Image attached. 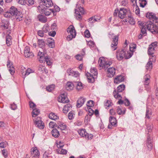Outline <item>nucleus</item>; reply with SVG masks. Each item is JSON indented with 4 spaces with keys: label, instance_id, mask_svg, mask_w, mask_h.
Listing matches in <instances>:
<instances>
[{
    "label": "nucleus",
    "instance_id": "nucleus-54",
    "mask_svg": "<svg viewBox=\"0 0 158 158\" xmlns=\"http://www.w3.org/2000/svg\"><path fill=\"white\" fill-rule=\"evenodd\" d=\"M74 71L72 69H68L67 70V73L69 76H72Z\"/></svg>",
    "mask_w": 158,
    "mask_h": 158
},
{
    "label": "nucleus",
    "instance_id": "nucleus-6",
    "mask_svg": "<svg viewBox=\"0 0 158 158\" xmlns=\"http://www.w3.org/2000/svg\"><path fill=\"white\" fill-rule=\"evenodd\" d=\"M38 8L41 14H45L47 16L49 15L52 13L53 15L55 13V11L53 10L45 7L42 5H40L38 6Z\"/></svg>",
    "mask_w": 158,
    "mask_h": 158
},
{
    "label": "nucleus",
    "instance_id": "nucleus-53",
    "mask_svg": "<svg viewBox=\"0 0 158 158\" xmlns=\"http://www.w3.org/2000/svg\"><path fill=\"white\" fill-rule=\"evenodd\" d=\"M7 144V143L6 142H2L0 143V147L2 148H5Z\"/></svg>",
    "mask_w": 158,
    "mask_h": 158
},
{
    "label": "nucleus",
    "instance_id": "nucleus-31",
    "mask_svg": "<svg viewBox=\"0 0 158 158\" xmlns=\"http://www.w3.org/2000/svg\"><path fill=\"white\" fill-rule=\"evenodd\" d=\"M48 117L50 119L54 120H57L59 118L57 115L55 114V113L52 112L49 114Z\"/></svg>",
    "mask_w": 158,
    "mask_h": 158
},
{
    "label": "nucleus",
    "instance_id": "nucleus-4",
    "mask_svg": "<svg viewBox=\"0 0 158 158\" xmlns=\"http://www.w3.org/2000/svg\"><path fill=\"white\" fill-rule=\"evenodd\" d=\"M97 74L98 72L96 69L94 68H91L90 73L87 72L86 74L88 82L93 83L95 81V79L97 77Z\"/></svg>",
    "mask_w": 158,
    "mask_h": 158
},
{
    "label": "nucleus",
    "instance_id": "nucleus-15",
    "mask_svg": "<svg viewBox=\"0 0 158 158\" xmlns=\"http://www.w3.org/2000/svg\"><path fill=\"white\" fill-rule=\"evenodd\" d=\"M6 65L10 74L12 75H13L15 73V69L13 67L12 62L9 60H8L7 62Z\"/></svg>",
    "mask_w": 158,
    "mask_h": 158
},
{
    "label": "nucleus",
    "instance_id": "nucleus-52",
    "mask_svg": "<svg viewBox=\"0 0 158 158\" xmlns=\"http://www.w3.org/2000/svg\"><path fill=\"white\" fill-rule=\"evenodd\" d=\"M87 106L89 107L93 106H94V102L92 100L88 101L87 102Z\"/></svg>",
    "mask_w": 158,
    "mask_h": 158
},
{
    "label": "nucleus",
    "instance_id": "nucleus-30",
    "mask_svg": "<svg viewBox=\"0 0 158 158\" xmlns=\"http://www.w3.org/2000/svg\"><path fill=\"white\" fill-rule=\"evenodd\" d=\"M9 22L7 20H3L1 25L2 27H3L4 29H7L9 27Z\"/></svg>",
    "mask_w": 158,
    "mask_h": 158
},
{
    "label": "nucleus",
    "instance_id": "nucleus-41",
    "mask_svg": "<svg viewBox=\"0 0 158 158\" xmlns=\"http://www.w3.org/2000/svg\"><path fill=\"white\" fill-rule=\"evenodd\" d=\"M119 92H118L117 93L116 91L115 90L114 91L113 95L115 98L119 99L122 98V97L121 95L119 94Z\"/></svg>",
    "mask_w": 158,
    "mask_h": 158
},
{
    "label": "nucleus",
    "instance_id": "nucleus-12",
    "mask_svg": "<svg viewBox=\"0 0 158 158\" xmlns=\"http://www.w3.org/2000/svg\"><path fill=\"white\" fill-rule=\"evenodd\" d=\"M156 60V57L155 55H153L152 57H149V61L146 66V69L147 70H151L152 68V63L154 62Z\"/></svg>",
    "mask_w": 158,
    "mask_h": 158
},
{
    "label": "nucleus",
    "instance_id": "nucleus-22",
    "mask_svg": "<svg viewBox=\"0 0 158 158\" xmlns=\"http://www.w3.org/2000/svg\"><path fill=\"white\" fill-rule=\"evenodd\" d=\"M85 101V98L83 97L80 98L77 101V107L78 108L81 107L84 104Z\"/></svg>",
    "mask_w": 158,
    "mask_h": 158
},
{
    "label": "nucleus",
    "instance_id": "nucleus-27",
    "mask_svg": "<svg viewBox=\"0 0 158 158\" xmlns=\"http://www.w3.org/2000/svg\"><path fill=\"white\" fill-rule=\"evenodd\" d=\"M22 74L23 75V77L24 78L26 76L29 75L30 73L33 72V71L30 68H28L26 71H22Z\"/></svg>",
    "mask_w": 158,
    "mask_h": 158
},
{
    "label": "nucleus",
    "instance_id": "nucleus-38",
    "mask_svg": "<svg viewBox=\"0 0 158 158\" xmlns=\"http://www.w3.org/2000/svg\"><path fill=\"white\" fill-rule=\"evenodd\" d=\"M40 111L39 109H34L33 110L32 112V115L33 117L36 116L40 113Z\"/></svg>",
    "mask_w": 158,
    "mask_h": 158
},
{
    "label": "nucleus",
    "instance_id": "nucleus-63",
    "mask_svg": "<svg viewBox=\"0 0 158 158\" xmlns=\"http://www.w3.org/2000/svg\"><path fill=\"white\" fill-rule=\"evenodd\" d=\"M135 12L136 15H139L140 14V10L138 6H136V7Z\"/></svg>",
    "mask_w": 158,
    "mask_h": 158
},
{
    "label": "nucleus",
    "instance_id": "nucleus-24",
    "mask_svg": "<svg viewBox=\"0 0 158 158\" xmlns=\"http://www.w3.org/2000/svg\"><path fill=\"white\" fill-rule=\"evenodd\" d=\"M150 77L148 74L145 75L143 77L144 79V84L146 85H148L150 82Z\"/></svg>",
    "mask_w": 158,
    "mask_h": 158
},
{
    "label": "nucleus",
    "instance_id": "nucleus-56",
    "mask_svg": "<svg viewBox=\"0 0 158 158\" xmlns=\"http://www.w3.org/2000/svg\"><path fill=\"white\" fill-rule=\"evenodd\" d=\"M85 35L86 37L89 38L90 36V33L88 30H86L85 32Z\"/></svg>",
    "mask_w": 158,
    "mask_h": 158
},
{
    "label": "nucleus",
    "instance_id": "nucleus-16",
    "mask_svg": "<svg viewBox=\"0 0 158 158\" xmlns=\"http://www.w3.org/2000/svg\"><path fill=\"white\" fill-rule=\"evenodd\" d=\"M31 154L32 158H39L40 152L37 148H32L31 149Z\"/></svg>",
    "mask_w": 158,
    "mask_h": 158
},
{
    "label": "nucleus",
    "instance_id": "nucleus-3",
    "mask_svg": "<svg viewBox=\"0 0 158 158\" xmlns=\"http://www.w3.org/2000/svg\"><path fill=\"white\" fill-rule=\"evenodd\" d=\"M37 56L38 59L40 62H46L48 65L51 64L50 57L47 56L46 53L39 51L38 52Z\"/></svg>",
    "mask_w": 158,
    "mask_h": 158
},
{
    "label": "nucleus",
    "instance_id": "nucleus-57",
    "mask_svg": "<svg viewBox=\"0 0 158 158\" xmlns=\"http://www.w3.org/2000/svg\"><path fill=\"white\" fill-rule=\"evenodd\" d=\"M88 45L90 47H94L95 46V44L92 41H89L88 43Z\"/></svg>",
    "mask_w": 158,
    "mask_h": 158
},
{
    "label": "nucleus",
    "instance_id": "nucleus-9",
    "mask_svg": "<svg viewBox=\"0 0 158 158\" xmlns=\"http://www.w3.org/2000/svg\"><path fill=\"white\" fill-rule=\"evenodd\" d=\"M67 31L69 34L67 37V40L69 41L73 38L75 37L76 35V32L74 27L72 26H70L67 29Z\"/></svg>",
    "mask_w": 158,
    "mask_h": 158
},
{
    "label": "nucleus",
    "instance_id": "nucleus-33",
    "mask_svg": "<svg viewBox=\"0 0 158 158\" xmlns=\"http://www.w3.org/2000/svg\"><path fill=\"white\" fill-rule=\"evenodd\" d=\"M148 143L147 145L149 150H151L152 148V143L151 139L150 137H148Z\"/></svg>",
    "mask_w": 158,
    "mask_h": 158
},
{
    "label": "nucleus",
    "instance_id": "nucleus-62",
    "mask_svg": "<svg viewBox=\"0 0 158 158\" xmlns=\"http://www.w3.org/2000/svg\"><path fill=\"white\" fill-rule=\"evenodd\" d=\"M29 105L30 107L32 108H33L36 107V105L33 102H29Z\"/></svg>",
    "mask_w": 158,
    "mask_h": 158
},
{
    "label": "nucleus",
    "instance_id": "nucleus-2",
    "mask_svg": "<svg viewBox=\"0 0 158 158\" xmlns=\"http://www.w3.org/2000/svg\"><path fill=\"white\" fill-rule=\"evenodd\" d=\"M9 10L12 15L15 17L17 21H20L23 19V15L22 13L17 10L14 6H11Z\"/></svg>",
    "mask_w": 158,
    "mask_h": 158
},
{
    "label": "nucleus",
    "instance_id": "nucleus-28",
    "mask_svg": "<svg viewBox=\"0 0 158 158\" xmlns=\"http://www.w3.org/2000/svg\"><path fill=\"white\" fill-rule=\"evenodd\" d=\"M71 105L69 104L66 105L63 108V112L64 113H67L69 111L71 110Z\"/></svg>",
    "mask_w": 158,
    "mask_h": 158
},
{
    "label": "nucleus",
    "instance_id": "nucleus-18",
    "mask_svg": "<svg viewBox=\"0 0 158 158\" xmlns=\"http://www.w3.org/2000/svg\"><path fill=\"white\" fill-rule=\"evenodd\" d=\"M118 35H114V38H113V42L111 45L112 48H114V50H116L117 48V46L118 44Z\"/></svg>",
    "mask_w": 158,
    "mask_h": 158
},
{
    "label": "nucleus",
    "instance_id": "nucleus-32",
    "mask_svg": "<svg viewBox=\"0 0 158 158\" xmlns=\"http://www.w3.org/2000/svg\"><path fill=\"white\" fill-rule=\"evenodd\" d=\"M74 86H76L77 89L80 90L83 88L82 84L81 82H75L74 83Z\"/></svg>",
    "mask_w": 158,
    "mask_h": 158
},
{
    "label": "nucleus",
    "instance_id": "nucleus-36",
    "mask_svg": "<svg viewBox=\"0 0 158 158\" xmlns=\"http://www.w3.org/2000/svg\"><path fill=\"white\" fill-rule=\"evenodd\" d=\"M43 158H52V154L48 151H46L44 154Z\"/></svg>",
    "mask_w": 158,
    "mask_h": 158
},
{
    "label": "nucleus",
    "instance_id": "nucleus-14",
    "mask_svg": "<svg viewBox=\"0 0 158 158\" xmlns=\"http://www.w3.org/2000/svg\"><path fill=\"white\" fill-rule=\"evenodd\" d=\"M58 101L59 102L63 103H67L69 102V100L67 97L66 93L61 94L58 97Z\"/></svg>",
    "mask_w": 158,
    "mask_h": 158
},
{
    "label": "nucleus",
    "instance_id": "nucleus-37",
    "mask_svg": "<svg viewBox=\"0 0 158 158\" xmlns=\"http://www.w3.org/2000/svg\"><path fill=\"white\" fill-rule=\"evenodd\" d=\"M56 127L57 128L60 129L61 130H64L66 128V126L65 125H63L61 123H60L58 125H56Z\"/></svg>",
    "mask_w": 158,
    "mask_h": 158
},
{
    "label": "nucleus",
    "instance_id": "nucleus-25",
    "mask_svg": "<svg viewBox=\"0 0 158 158\" xmlns=\"http://www.w3.org/2000/svg\"><path fill=\"white\" fill-rule=\"evenodd\" d=\"M74 83L73 84L71 82H68L65 86V88L68 91L72 90L74 86Z\"/></svg>",
    "mask_w": 158,
    "mask_h": 158
},
{
    "label": "nucleus",
    "instance_id": "nucleus-51",
    "mask_svg": "<svg viewBox=\"0 0 158 158\" xmlns=\"http://www.w3.org/2000/svg\"><path fill=\"white\" fill-rule=\"evenodd\" d=\"M128 4V0H123L121 2V5L123 6H126Z\"/></svg>",
    "mask_w": 158,
    "mask_h": 158
},
{
    "label": "nucleus",
    "instance_id": "nucleus-10",
    "mask_svg": "<svg viewBox=\"0 0 158 158\" xmlns=\"http://www.w3.org/2000/svg\"><path fill=\"white\" fill-rule=\"evenodd\" d=\"M78 132L81 136L88 139H91L93 138V135L91 134H88L84 129H80Z\"/></svg>",
    "mask_w": 158,
    "mask_h": 158
},
{
    "label": "nucleus",
    "instance_id": "nucleus-61",
    "mask_svg": "<svg viewBox=\"0 0 158 158\" xmlns=\"http://www.w3.org/2000/svg\"><path fill=\"white\" fill-rule=\"evenodd\" d=\"M94 113V111L91 108H89V116H91L93 115Z\"/></svg>",
    "mask_w": 158,
    "mask_h": 158
},
{
    "label": "nucleus",
    "instance_id": "nucleus-46",
    "mask_svg": "<svg viewBox=\"0 0 158 158\" xmlns=\"http://www.w3.org/2000/svg\"><path fill=\"white\" fill-rule=\"evenodd\" d=\"M58 153L60 154H64L66 153L67 151L66 150L62 148H59L57 150Z\"/></svg>",
    "mask_w": 158,
    "mask_h": 158
},
{
    "label": "nucleus",
    "instance_id": "nucleus-17",
    "mask_svg": "<svg viewBox=\"0 0 158 158\" xmlns=\"http://www.w3.org/2000/svg\"><path fill=\"white\" fill-rule=\"evenodd\" d=\"M35 123L36 127L40 129H43L44 127V123H43L40 117H37L35 120Z\"/></svg>",
    "mask_w": 158,
    "mask_h": 158
},
{
    "label": "nucleus",
    "instance_id": "nucleus-13",
    "mask_svg": "<svg viewBox=\"0 0 158 158\" xmlns=\"http://www.w3.org/2000/svg\"><path fill=\"white\" fill-rule=\"evenodd\" d=\"M126 51L124 49L119 50L117 52L116 57L118 60H121L125 57Z\"/></svg>",
    "mask_w": 158,
    "mask_h": 158
},
{
    "label": "nucleus",
    "instance_id": "nucleus-23",
    "mask_svg": "<svg viewBox=\"0 0 158 158\" xmlns=\"http://www.w3.org/2000/svg\"><path fill=\"white\" fill-rule=\"evenodd\" d=\"M124 78L123 76L119 75L116 77L114 79V82L116 84L119 83L124 80Z\"/></svg>",
    "mask_w": 158,
    "mask_h": 158
},
{
    "label": "nucleus",
    "instance_id": "nucleus-20",
    "mask_svg": "<svg viewBox=\"0 0 158 158\" xmlns=\"http://www.w3.org/2000/svg\"><path fill=\"white\" fill-rule=\"evenodd\" d=\"M42 2L43 6H45L46 7H50L53 5V3L51 0H40Z\"/></svg>",
    "mask_w": 158,
    "mask_h": 158
},
{
    "label": "nucleus",
    "instance_id": "nucleus-7",
    "mask_svg": "<svg viewBox=\"0 0 158 158\" xmlns=\"http://www.w3.org/2000/svg\"><path fill=\"white\" fill-rule=\"evenodd\" d=\"M112 64V61H108L103 57H100L98 60L99 66L104 69L107 68Z\"/></svg>",
    "mask_w": 158,
    "mask_h": 158
},
{
    "label": "nucleus",
    "instance_id": "nucleus-44",
    "mask_svg": "<svg viewBox=\"0 0 158 158\" xmlns=\"http://www.w3.org/2000/svg\"><path fill=\"white\" fill-rule=\"evenodd\" d=\"M75 114L73 111L70 112L68 115V117L69 119L71 120L73 118Z\"/></svg>",
    "mask_w": 158,
    "mask_h": 158
},
{
    "label": "nucleus",
    "instance_id": "nucleus-21",
    "mask_svg": "<svg viewBox=\"0 0 158 158\" xmlns=\"http://www.w3.org/2000/svg\"><path fill=\"white\" fill-rule=\"evenodd\" d=\"M108 76L110 77H113L115 73V69L113 67L109 68L107 70Z\"/></svg>",
    "mask_w": 158,
    "mask_h": 158
},
{
    "label": "nucleus",
    "instance_id": "nucleus-1",
    "mask_svg": "<svg viewBox=\"0 0 158 158\" xmlns=\"http://www.w3.org/2000/svg\"><path fill=\"white\" fill-rule=\"evenodd\" d=\"M152 21L153 24L151 22L139 23V24L140 25L141 31L143 34L146 33V29L153 34L158 32V18L156 17V18Z\"/></svg>",
    "mask_w": 158,
    "mask_h": 158
},
{
    "label": "nucleus",
    "instance_id": "nucleus-11",
    "mask_svg": "<svg viewBox=\"0 0 158 158\" xmlns=\"http://www.w3.org/2000/svg\"><path fill=\"white\" fill-rule=\"evenodd\" d=\"M157 42H153L149 45L148 49V54L150 57H152V56L154 55L153 54L155 52V49L157 46Z\"/></svg>",
    "mask_w": 158,
    "mask_h": 158
},
{
    "label": "nucleus",
    "instance_id": "nucleus-58",
    "mask_svg": "<svg viewBox=\"0 0 158 158\" xmlns=\"http://www.w3.org/2000/svg\"><path fill=\"white\" fill-rule=\"evenodd\" d=\"M57 125L55 123L53 122H50L49 124V126L50 127V128H53L54 126H56V125Z\"/></svg>",
    "mask_w": 158,
    "mask_h": 158
},
{
    "label": "nucleus",
    "instance_id": "nucleus-40",
    "mask_svg": "<svg viewBox=\"0 0 158 158\" xmlns=\"http://www.w3.org/2000/svg\"><path fill=\"white\" fill-rule=\"evenodd\" d=\"M126 22L128 21L130 24L132 25L135 24V23L134 19L131 16H128L127 20H126Z\"/></svg>",
    "mask_w": 158,
    "mask_h": 158
},
{
    "label": "nucleus",
    "instance_id": "nucleus-45",
    "mask_svg": "<svg viewBox=\"0 0 158 158\" xmlns=\"http://www.w3.org/2000/svg\"><path fill=\"white\" fill-rule=\"evenodd\" d=\"M55 86L54 85H49L46 88V90L49 92H51L54 89Z\"/></svg>",
    "mask_w": 158,
    "mask_h": 158
},
{
    "label": "nucleus",
    "instance_id": "nucleus-5",
    "mask_svg": "<svg viewBox=\"0 0 158 158\" xmlns=\"http://www.w3.org/2000/svg\"><path fill=\"white\" fill-rule=\"evenodd\" d=\"M129 12L130 13V11L124 8H121L119 10L118 9H115L114 13V16H117L118 14V17L121 19L124 18L126 15L127 13Z\"/></svg>",
    "mask_w": 158,
    "mask_h": 158
},
{
    "label": "nucleus",
    "instance_id": "nucleus-42",
    "mask_svg": "<svg viewBox=\"0 0 158 158\" xmlns=\"http://www.w3.org/2000/svg\"><path fill=\"white\" fill-rule=\"evenodd\" d=\"M125 87V86L123 85H119L117 87V92L119 93L122 92L124 90Z\"/></svg>",
    "mask_w": 158,
    "mask_h": 158
},
{
    "label": "nucleus",
    "instance_id": "nucleus-55",
    "mask_svg": "<svg viewBox=\"0 0 158 158\" xmlns=\"http://www.w3.org/2000/svg\"><path fill=\"white\" fill-rule=\"evenodd\" d=\"M44 32L43 30H40L38 32V34L40 37H43L44 36Z\"/></svg>",
    "mask_w": 158,
    "mask_h": 158
},
{
    "label": "nucleus",
    "instance_id": "nucleus-47",
    "mask_svg": "<svg viewBox=\"0 0 158 158\" xmlns=\"http://www.w3.org/2000/svg\"><path fill=\"white\" fill-rule=\"evenodd\" d=\"M30 52V48L29 47L26 46L24 49V55L25 56H27V52Z\"/></svg>",
    "mask_w": 158,
    "mask_h": 158
},
{
    "label": "nucleus",
    "instance_id": "nucleus-8",
    "mask_svg": "<svg viewBox=\"0 0 158 158\" xmlns=\"http://www.w3.org/2000/svg\"><path fill=\"white\" fill-rule=\"evenodd\" d=\"M84 11L83 7L81 6L76 5V9L75 10V16L77 20L81 21L82 19V17L80 13L81 14H83Z\"/></svg>",
    "mask_w": 158,
    "mask_h": 158
},
{
    "label": "nucleus",
    "instance_id": "nucleus-29",
    "mask_svg": "<svg viewBox=\"0 0 158 158\" xmlns=\"http://www.w3.org/2000/svg\"><path fill=\"white\" fill-rule=\"evenodd\" d=\"M6 43L8 46L12 44V37L9 34L6 36Z\"/></svg>",
    "mask_w": 158,
    "mask_h": 158
},
{
    "label": "nucleus",
    "instance_id": "nucleus-64",
    "mask_svg": "<svg viewBox=\"0 0 158 158\" xmlns=\"http://www.w3.org/2000/svg\"><path fill=\"white\" fill-rule=\"evenodd\" d=\"M124 103L125 105L127 106H129L130 104L129 101L127 99H126L124 101Z\"/></svg>",
    "mask_w": 158,
    "mask_h": 158
},
{
    "label": "nucleus",
    "instance_id": "nucleus-34",
    "mask_svg": "<svg viewBox=\"0 0 158 158\" xmlns=\"http://www.w3.org/2000/svg\"><path fill=\"white\" fill-rule=\"evenodd\" d=\"M52 135L56 138L58 137L59 135V131L56 129H53L52 131Z\"/></svg>",
    "mask_w": 158,
    "mask_h": 158
},
{
    "label": "nucleus",
    "instance_id": "nucleus-60",
    "mask_svg": "<svg viewBox=\"0 0 158 158\" xmlns=\"http://www.w3.org/2000/svg\"><path fill=\"white\" fill-rule=\"evenodd\" d=\"M64 146V144L63 142H59V143L57 144V146L58 148V149L61 148H62Z\"/></svg>",
    "mask_w": 158,
    "mask_h": 158
},
{
    "label": "nucleus",
    "instance_id": "nucleus-59",
    "mask_svg": "<svg viewBox=\"0 0 158 158\" xmlns=\"http://www.w3.org/2000/svg\"><path fill=\"white\" fill-rule=\"evenodd\" d=\"M151 114L150 112L148 109H147L146 113V118H150Z\"/></svg>",
    "mask_w": 158,
    "mask_h": 158
},
{
    "label": "nucleus",
    "instance_id": "nucleus-35",
    "mask_svg": "<svg viewBox=\"0 0 158 158\" xmlns=\"http://www.w3.org/2000/svg\"><path fill=\"white\" fill-rule=\"evenodd\" d=\"M126 109H124L123 111L121 108L118 107L117 109V112L118 114L119 115L125 114L126 112Z\"/></svg>",
    "mask_w": 158,
    "mask_h": 158
},
{
    "label": "nucleus",
    "instance_id": "nucleus-50",
    "mask_svg": "<svg viewBox=\"0 0 158 158\" xmlns=\"http://www.w3.org/2000/svg\"><path fill=\"white\" fill-rule=\"evenodd\" d=\"M88 21L90 23H94L96 22L97 20L95 19V16L92 17L91 18L88 19Z\"/></svg>",
    "mask_w": 158,
    "mask_h": 158
},
{
    "label": "nucleus",
    "instance_id": "nucleus-49",
    "mask_svg": "<svg viewBox=\"0 0 158 158\" xmlns=\"http://www.w3.org/2000/svg\"><path fill=\"white\" fill-rule=\"evenodd\" d=\"M4 15V16L6 18H10L12 16L10 11H9V10L8 11L5 12Z\"/></svg>",
    "mask_w": 158,
    "mask_h": 158
},
{
    "label": "nucleus",
    "instance_id": "nucleus-19",
    "mask_svg": "<svg viewBox=\"0 0 158 158\" xmlns=\"http://www.w3.org/2000/svg\"><path fill=\"white\" fill-rule=\"evenodd\" d=\"M109 122L110 124L108 126L109 129H112V126H115L116 125V120L114 117L110 116L109 118Z\"/></svg>",
    "mask_w": 158,
    "mask_h": 158
},
{
    "label": "nucleus",
    "instance_id": "nucleus-48",
    "mask_svg": "<svg viewBox=\"0 0 158 158\" xmlns=\"http://www.w3.org/2000/svg\"><path fill=\"white\" fill-rule=\"evenodd\" d=\"M2 154L4 157L6 158L8 156V152L7 150L6 149H4L2 151Z\"/></svg>",
    "mask_w": 158,
    "mask_h": 158
},
{
    "label": "nucleus",
    "instance_id": "nucleus-43",
    "mask_svg": "<svg viewBox=\"0 0 158 158\" xmlns=\"http://www.w3.org/2000/svg\"><path fill=\"white\" fill-rule=\"evenodd\" d=\"M136 47V45L135 44H132L130 45V50L131 52H133L135 51Z\"/></svg>",
    "mask_w": 158,
    "mask_h": 158
},
{
    "label": "nucleus",
    "instance_id": "nucleus-39",
    "mask_svg": "<svg viewBox=\"0 0 158 158\" xmlns=\"http://www.w3.org/2000/svg\"><path fill=\"white\" fill-rule=\"evenodd\" d=\"M38 44L40 48H43L45 45V43L43 40H39Z\"/></svg>",
    "mask_w": 158,
    "mask_h": 158
},
{
    "label": "nucleus",
    "instance_id": "nucleus-26",
    "mask_svg": "<svg viewBox=\"0 0 158 158\" xmlns=\"http://www.w3.org/2000/svg\"><path fill=\"white\" fill-rule=\"evenodd\" d=\"M146 16L148 18L152 20L155 19V18H156V17L155 14L152 12L148 13L146 14Z\"/></svg>",
    "mask_w": 158,
    "mask_h": 158
}]
</instances>
